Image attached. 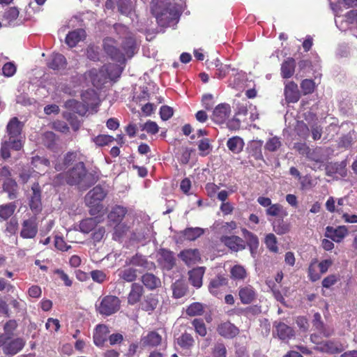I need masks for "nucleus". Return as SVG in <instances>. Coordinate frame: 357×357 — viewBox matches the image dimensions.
I'll return each mask as SVG.
<instances>
[{"label":"nucleus","mask_w":357,"mask_h":357,"mask_svg":"<svg viewBox=\"0 0 357 357\" xmlns=\"http://www.w3.org/2000/svg\"><path fill=\"white\" fill-rule=\"evenodd\" d=\"M80 155L78 152H68L61 162L55 164V169L57 171L65 170L75 162L74 166L65 173L66 182L70 185H78L82 188H87L95 182V178L91 174H86Z\"/></svg>","instance_id":"f257e3e1"},{"label":"nucleus","mask_w":357,"mask_h":357,"mask_svg":"<svg viewBox=\"0 0 357 357\" xmlns=\"http://www.w3.org/2000/svg\"><path fill=\"white\" fill-rule=\"evenodd\" d=\"M23 124L17 117L12 118L6 127L7 135L4 136L1 147V156L7 159L10 156V150L19 151L22 147Z\"/></svg>","instance_id":"f03ea898"},{"label":"nucleus","mask_w":357,"mask_h":357,"mask_svg":"<svg viewBox=\"0 0 357 357\" xmlns=\"http://www.w3.org/2000/svg\"><path fill=\"white\" fill-rule=\"evenodd\" d=\"M151 9L161 26H168L176 22L178 11L167 0H152Z\"/></svg>","instance_id":"7ed1b4c3"},{"label":"nucleus","mask_w":357,"mask_h":357,"mask_svg":"<svg viewBox=\"0 0 357 357\" xmlns=\"http://www.w3.org/2000/svg\"><path fill=\"white\" fill-rule=\"evenodd\" d=\"M121 301L117 296L107 295L100 298L96 304V311L103 316H110L119 311Z\"/></svg>","instance_id":"20e7f679"},{"label":"nucleus","mask_w":357,"mask_h":357,"mask_svg":"<svg viewBox=\"0 0 357 357\" xmlns=\"http://www.w3.org/2000/svg\"><path fill=\"white\" fill-rule=\"evenodd\" d=\"M106 192L100 186H96L85 197V202L90 209V214L96 215L103 209L100 202L105 197Z\"/></svg>","instance_id":"39448f33"},{"label":"nucleus","mask_w":357,"mask_h":357,"mask_svg":"<svg viewBox=\"0 0 357 357\" xmlns=\"http://www.w3.org/2000/svg\"><path fill=\"white\" fill-rule=\"evenodd\" d=\"M24 342L21 338L11 340L10 337L6 335H0V347H3L6 355L13 356L22 349Z\"/></svg>","instance_id":"423d86ee"},{"label":"nucleus","mask_w":357,"mask_h":357,"mask_svg":"<svg viewBox=\"0 0 357 357\" xmlns=\"http://www.w3.org/2000/svg\"><path fill=\"white\" fill-rule=\"evenodd\" d=\"M126 213L127 210L126 208L121 206H116L112 208L108 215V219L109 222H112L113 223L116 224L114 227L115 239H116V238H120L122 235V233L123 232V231L122 232L119 231V228L121 227L119 224L123 219Z\"/></svg>","instance_id":"0eeeda50"},{"label":"nucleus","mask_w":357,"mask_h":357,"mask_svg":"<svg viewBox=\"0 0 357 357\" xmlns=\"http://www.w3.org/2000/svg\"><path fill=\"white\" fill-rule=\"evenodd\" d=\"M103 48L112 59L120 63L125 61V54L116 48V43L114 40L109 38H105L103 41Z\"/></svg>","instance_id":"6e6552de"},{"label":"nucleus","mask_w":357,"mask_h":357,"mask_svg":"<svg viewBox=\"0 0 357 357\" xmlns=\"http://www.w3.org/2000/svg\"><path fill=\"white\" fill-rule=\"evenodd\" d=\"M38 233V224L36 222V215L24 220L22 224L20 236L23 238H33Z\"/></svg>","instance_id":"1a4fd4ad"},{"label":"nucleus","mask_w":357,"mask_h":357,"mask_svg":"<svg viewBox=\"0 0 357 357\" xmlns=\"http://www.w3.org/2000/svg\"><path fill=\"white\" fill-rule=\"evenodd\" d=\"M85 77L97 88L101 87L107 80V75L102 67L99 69L92 68L85 73Z\"/></svg>","instance_id":"9d476101"},{"label":"nucleus","mask_w":357,"mask_h":357,"mask_svg":"<svg viewBox=\"0 0 357 357\" xmlns=\"http://www.w3.org/2000/svg\"><path fill=\"white\" fill-rule=\"evenodd\" d=\"M31 191L32 194L29 200V206L34 215H37L42 210L41 191L38 183L33 184Z\"/></svg>","instance_id":"9b49d317"},{"label":"nucleus","mask_w":357,"mask_h":357,"mask_svg":"<svg viewBox=\"0 0 357 357\" xmlns=\"http://www.w3.org/2000/svg\"><path fill=\"white\" fill-rule=\"evenodd\" d=\"M158 261L163 269L169 271L176 264L174 253L166 249H160L158 252Z\"/></svg>","instance_id":"f8f14e48"},{"label":"nucleus","mask_w":357,"mask_h":357,"mask_svg":"<svg viewBox=\"0 0 357 357\" xmlns=\"http://www.w3.org/2000/svg\"><path fill=\"white\" fill-rule=\"evenodd\" d=\"M349 234L346 226L333 227L328 226L326 228L325 236L336 243H340Z\"/></svg>","instance_id":"ddd939ff"},{"label":"nucleus","mask_w":357,"mask_h":357,"mask_svg":"<svg viewBox=\"0 0 357 357\" xmlns=\"http://www.w3.org/2000/svg\"><path fill=\"white\" fill-rule=\"evenodd\" d=\"M220 241L230 250L238 252L245 248V241L238 236H222Z\"/></svg>","instance_id":"4468645a"},{"label":"nucleus","mask_w":357,"mask_h":357,"mask_svg":"<svg viewBox=\"0 0 357 357\" xmlns=\"http://www.w3.org/2000/svg\"><path fill=\"white\" fill-rule=\"evenodd\" d=\"M241 232L246 244L249 247L252 257L255 258L259 245L257 236L245 228H241Z\"/></svg>","instance_id":"2eb2a0df"},{"label":"nucleus","mask_w":357,"mask_h":357,"mask_svg":"<svg viewBox=\"0 0 357 357\" xmlns=\"http://www.w3.org/2000/svg\"><path fill=\"white\" fill-rule=\"evenodd\" d=\"M227 279L222 275H217L212 278L208 284V289L209 292L215 296L222 294L223 289L227 284Z\"/></svg>","instance_id":"dca6fc26"},{"label":"nucleus","mask_w":357,"mask_h":357,"mask_svg":"<svg viewBox=\"0 0 357 357\" xmlns=\"http://www.w3.org/2000/svg\"><path fill=\"white\" fill-rule=\"evenodd\" d=\"M335 24L340 30H346L349 24L357 22V10H351L345 16L335 15Z\"/></svg>","instance_id":"f3484780"},{"label":"nucleus","mask_w":357,"mask_h":357,"mask_svg":"<svg viewBox=\"0 0 357 357\" xmlns=\"http://www.w3.org/2000/svg\"><path fill=\"white\" fill-rule=\"evenodd\" d=\"M162 341V336L156 331H150L141 339L142 346L149 348L157 347L161 344Z\"/></svg>","instance_id":"a211bd4d"},{"label":"nucleus","mask_w":357,"mask_h":357,"mask_svg":"<svg viewBox=\"0 0 357 357\" xmlns=\"http://www.w3.org/2000/svg\"><path fill=\"white\" fill-rule=\"evenodd\" d=\"M230 112L231 109L228 104H220L213 110V119L218 123H222L227 119Z\"/></svg>","instance_id":"6ab92c4d"},{"label":"nucleus","mask_w":357,"mask_h":357,"mask_svg":"<svg viewBox=\"0 0 357 357\" xmlns=\"http://www.w3.org/2000/svg\"><path fill=\"white\" fill-rule=\"evenodd\" d=\"M284 93L285 99L288 102H296L300 98L298 86L294 82H289L285 84Z\"/></svg>","instance_id":"aec40b11"},{"label":"nucleus","mask_w":357,"mask_h":357,"mask_svg":"<svg viewBox=\"0 0 357 357\" xmlns=\"http://www.w3.org/2000/svg\"><path fill=\"white\" fill-rule=\"evenodd\" d=\"M218 333L226 338H233L239 333L238 328L230 322H224L218 325Z\"/></svg>","instance_id":"412c9836"},{"label":"nucleus","mask_w":357,"mask_h":357,"mask_svg":"<svg viewBox=\"0 0 357 357\" xmlns=\"http://www.w3.org/2000/svg\"><path fill=\"white\" fill-rule=\"evenodd\" d=\"M238 296L243 304H250L256 298V292L250 285L241 287L238 290Z\"/></svg>","instance_id":"4be33fe9"},{"label":"nucleus","mask_w":357,"mask_h":357,"mask_svg":"<svg viewBox=\"0 0 357 357\" xmlns=\"http://www.w3.org/2000/svg\"><path fill=\"white\" fill-rule=\"evenodd\" d=\"M126 265L140 266L147 270H151L155 267L153 262L148 261L145 257L139 255H135L130 258H127L126 260Z\"/></svg>","instance_id":"5701e85b"},{"label":"nucleus","mask_w":357,"mask_h":357,"mask_svg":"<svg viewBox=\"0 0 357 357\" xmlns=\"http://www.w3.org/2000/svg\"><path fill=\"white\" fill-rule=\"evenodd\" d=\"M179 257L188 266L193 265L201 259L197 249L185 250L180 252Z\"/></svg>","instance_id":"b1692460"},{"label":"nucleus","mask_w":357,"mask_h":357,"mask_svg":"<svg viewBox=\"0 0 357 357\" xmlns=\"http://www.w3.org/2000/svg\"><path fill=\"white\" fill-rule=\"evenodd\" d=\"M109 331L107 326L98 325L93 334V342L98 347H102L107 340Z\"/></svg>","instance_id":"393cba45"},{"label":"nucleus","mask_w":357,"mask_h":357,"mask_svg":"<svg viewBox=\"0 0 357 357\" xmlns=\"http://www.w3.org/2000/svg\"><path fill=\"white\" fill-rule=\"evenodd\" d=\"M204 272V267H197L189 271V281L192 285L196 288L202 287Z\"/></svg>","instance_id":"a878e982"},{"label":"nucleus","mask_w":357,"mask_h":357,"mask_svg":"<svg viewBox=\"0 0 357 357\" xmlns=\"http://www.w3.org/2000/svg\"><path fill=\"white\" fill-rule=\"evenodd\" d=\"M317 349L322 352L335 354L340 353L343 350V347L337 342L325 341L317 345Z\"/></svg>","instance_id":"bb28decb"},{"label":"nucleus","mask_w":357,"mask_h":357,"mask_svg":"<svg viewBox=\"0 0 357 357\" xmlns=\"http://www.w3.org/2000/svg\"><path fill=\"white\" fill-rule=\"evenodd\" d=\"M86 37V32L82 29H78L70 32L66 38V43L70 47H75L79 41L83 40Z\"/></svg>","instance_id":"cd10ccee"},{"label":"nucleus","mask_w":357,"mask_h":357,"mask_svg":"<svg viewBox=\"0 0 357 357\" xmlns=\"http://www.w3.org/2000/svg\"><path fill=\"white\" fill-rule=\"evenodd\" d=\"M144 293L143 287L138 283H133L131 285L130 291L128 296V303L130 305H135L138 303Z\"/></svg>","instance_id":"c85d7f7f"},{"label":"nucleus","mask_w":357,"mask_h":357,"mask_svg":"<svg viewBox=\"0 0 357 357\" xmlns=\"http://www.w3.org/2000/svg\"><path fill=\"white\" fill-rule=\"evenodd\" d=\"M47 66L53 70L63 69L66 66V59L61 54H53L48 60Z\"/></svg>","instance_id":"c756f323"},{"label":"nucleus","mask_w":357,"mask_h":357,"mask_svg":"<svg viewBox=\"0 0 357 357\" xmlns=\"http://www.w3.org/2000/svg\"><path fill=\"white\" fill-rule=\"evenodd\" d=\"M65 106L66 108L82 116L84 115L89 109V107L83 102H80L74 99L67 100L65 102Z\"/></svg>","instance_id":"7c9ffc66"},{"label":"nucleus","mask_w":357,"mask_h":357,"mask_svg":"<svg viewBox=\"0 0 357 357\" xmlns=\"http://www.w3.org/2000/svg\"><path fill=\"white\" fill-rule=\"evenodd\" d=\"M143 284L149 290H153L161 285L160 279L152 273H146L142 276Z\"/></svg>","instance_id":"2f4dec72"},{"label":"nucleus","mask_w":357,"mask_h":357,"mask_svg":"<svg viewBox=\"0 0 357 357\" xmlns=\"http://www.w3.org/2000/svg\"><path fill=\"white\" fill-rule=\"evenodd\" d=\"M275 328L278 336L281 340H288L294 335V330L284 323H278L275 325Z\"/></svg>","instance_id":"473e14b6"},{"label":"nucleus","mask_w":357,"mask_h":357,"mask_svg":"<svg viewBox=\"0 0 357 357\" xmlns=\"http://www.w3.org/2000/svg\"><path fill=\"white\" fill-rule=\"evenodd\" d=\"M296 62L292 58L286 59L281 66V75L283 78L291 77L295 70Z\"/></svg>","instance_id":"72a5a7b5"},{"label":"nucleus","mask_w":357,"mask_h":357,"mask_svg":"<svg viewBox=\"0 0 357 357\" xmlns=\"http://www.w3.org/2000/svg\"><path fill=\"white\" fill-rule=\"evenodd\" d=\"M118 275L124 281L131 282L137 278V271L131 267H126L118 270Z\"/></svg>","instance_id":"f704fd0d"},{"label":"nucleus","mask_w":357,"mask_h":357,"mask_svg":"<svg viewBox=\"0 0 357 357\" xmlns=\"http://www.w3.org/2000/svg\"><path fill=\"white\" fill-rule=\"evenodd\" d=\"M3 190L8 193L10 199H14L17 197L18 185L15 180L9 178L6 180L3 184Z\"/></svg>","instance_id":"c9c22d12"},{"label":"nucleus","mask_w":357,"mask_h":357,"mask_svg":"<svg viewBox=\"0 0 357 357\" xmlns=\"http://www.w3.org/2000/svg\"><path fill=\"white\" fill-rule=\"evenodd\" d=\"M106 75H107V79L114 80L119 78L122 73V68L117 64L109 63L108 65L102 66Z\"/></svg>","instance_id":"e433bc0d"},{"label":"nucleus","mask_w":357,"mask_h":357,"mask_svg":"<svg viewBox=\"0 0 357 357\" xmlns=\"http://www.w3.org/2000/svg\"><path fill=\"white\" fill-rule=\"evenodd\" d=\"M347 162L343 160L340 162L332 164L327 167L328 174H337L342 177L347 176Z\"/></svg>","instance_id":"4c0bfd02"},{"label":"nucleus","mask_w":357,"mask_h":357,"mask_svg":"<svg viewBox=\"0 0 357 357\" xmlns=\"http://www.w3.org/2000/svg\"><path fill=\"white\" fill-rule=\"evenodd\" d=\"M99 222L98 217L84 219L79 223V229L82 233L88 234L96 227Z\"/></svg>","instance_id":"58836bf2"},{"label":"nucleus","mask_w":357,"mask_h":357,"mask_svg":"<svg viewBox=\"0 0 357 357\" xmlns=\"http://www.w3.org/2000/svg\"><path fill=\"white\" fill-rule=\"evenodd\" d=\"M244 142L239 137H233L228 139L227 146L234 153L241 152L243 148Z\"/></svg>","instance_id":"ea45409f"},{"label":"nucleus","mask_w":357,"mask_h":357,"mask_svg":"<svg viewBox=\"0 0 357 357\" xmlns=\"http://www.w3.org/2000/svg\"><path fill=\"white\" fill-rule=\"evenodd\" d=\"M123 49L125 56L126 55L129 58L132 57L135 54V40L131 35L126 38L125 41L123 43Z\"/></svg>","instance_id":"a19ab883"},{"label":"nucleus","mask_w":357,"mask_h":357,"mask_svg":"<svg viewBox=\"0 0 357 357\" xmlns=\"http://www.w3.org/2000/svg\"><path fill=\"white\" fill-rule=\"evenodd\" d=\"M173 296L176 298H180L185 296L187 291V287L182 280H176L172 286Z\"/></svg>","instance_id":"79ce46f5"},{"label":"nucleus","mask_w":357,"mask_h":357,"mask_svg":"<svg viewBox=\"0 0 357 357\" xmlns=\"http://www.w3.org/2000/svg\"><path fill=\"white\" fill-rule=\"evenodd\" d=\"M185 239L195 241L204 234V229L200 227H188L183 231Z\"/></svg>","instance_id":"37998d69"},{"label":"nucleus","mask_w":357,"mask_h":357,"mask_svg":"<svg viewBox=\"0 0 357 357\" xmlns=\"http://www.w3.org/2000/svg\"><path fill=\"white\" fill-rule=\"evenodd\" d=\"M134 0H119L118 8L121 13L128 15H130L134 7Z\"/></svg>","instance_id":"c03bdc74"},{"label":"nucleus","mask_w":357,"mask_h":357,"mask_svg":"<svg viewBox=\"0 0 357 357\" xmlns=\"http://www.w3.org/2000/svg\"><path fill=\"white\" fill-rule=\"evenodd\" d=\"M231 277L234 280H244L247 277L245 268L241 265L234 266L230 271Z\"/></svg>","instance_id":"a18cd8bd"},{"label":"nucleus","mask_w":357,"mask_h":357,"mask_svg":"<svg viewBox=\"0 0 357 357\" xmlns=\"http://www.w3.org/2000/svg\"><path fill=\"white\" fill-rule=\"evenodd\" d=\"M267 215L284 217L287 215V212L279 204H271L266 210Z\"/></svg>","instance_id":"49530a36"},{"label":"nucleus","mask_w":357,"mask_h":357,"mask_svg":"<svg viewBox=\"0 0 357 357\" xmlns=\"http://www.w3.org/2000/svg\"><path fill=\"white\" fill-rule=\"evenodd\" d=\"M273 231L279 235L287 234L290 230V225L282 219L277 220L273 222Z\"/></svg>","instance_id":"de8ad7c7"},{"label":"nucleus","mask_w":357,"mask_h":357,"mask_svg":"<svg viewBox=\"0 0 357 357\" xmlns=\"http://www.w3.org/2000/svg\"><path fill=\"white\" fill-rule=\"evenodd\" d=\"M15 205L13 203H8L0 206V218L6 220L8 219L15 210Z\"/></svg>","instance_id":"09e8293b"},{"label":"nucleus","mask_w":357,"mask_h":357,"mask_svg":"<svg viewBox=\"0 0 357 357\" xmlns=\"http://www.w3.org/2000/svg\"><path fill=\"white\" fill-rule=\"evenodd\" d=\"M194 342L192 336L189 333H183L177 339L178 344L183 349H190Z\"/></svg>","instance_id":"8fccbe9b"},{"label":"nucleus","mask_w":357,"mask_h":357,"mask_svg":"<svg viewBox=\"0 0 357 357\" xmlns=\"http://www.w3.org/2000/svg\"><path fill=\"white\" fill-rule=\"evenodd\" d=\"M19 10L15 7L8 8L3 14V21L5 22L3 25L6 26L17 18Z\"/></svg>","instance_id":"3c124183"},{"label":"nucleus","mask_w":357,"mask_h":357,"mask_svg":"<svg viewBox=\"0 0 357 357\" xmlns=\"http://www.w3.org/2000/svg\"><path fill=\"white\" fill-rule=\"evenodd\" d=\"M78 85V79L73 77L72 84H68L66 82H61L58 85V89L65 93L73 95L75 92L74 88Z\"/></svg>","instance_id":"603ef678"},{"label":"nucleus","mask_w":357,"mask_h":357,"mask_svg":"<svg viewBox=\"0 0 357 357\" xmlns=\"http://www.w3.org/2000/svg\"><path fill=\"white\" fill-rule=\"evenodd\" d=\"M264 243L270 251L275 253L278 252L277 238L273 234H268L265 237Z\"/></svg>","instance_id":"864d4df0"},{"label":"nucleus","mask_w":357,"mask_h":357,"mask_svg":"<svg viewBox=\"0 0 357 357\" xmlns=\"http://www.w3.org/2000/svg\"><path fill=\"white\" fill-rule=\"evenodd\" d=\"M82 102L88 107L93 105V102L96 100L97 96L95 91L92 89H89L83 92L81 95Z\"/></svg>","instance_id":"5fc2aeb1"},{"label":"nucleus","mask_w":357,"mask_h":357,"mask_svg":"<svg viewBox=\"0 0 357 357\" xmlns=\"http://www.w3.org/2000/svg\"><path fill=\"white\" fill-rule=\"evenodd\" d=\"M204 312L203 305L200 303H193L186 310V313L189 316H199Z\"/></svg>","instance_id":"6e6d98bb"},{"label":"nucleus","mask_w":357,"mask_h":357,"mask_svg":"<svg viewBox=\"0 0 357 357\" xmlns=\"http://www.w3.org/2000/svg\"><path fill=\"white\" fill-rule=\"evenodd\" d=\"M215 66L216 68L215 75L218 79L224 78L229 73V66L222 64L219 60L215 61Z\"/></svg>","instance_id":"4d7b16f0"},{"label":"nucleus","mask_w":357,"mask_h":357,"mask_svg":"<svg viewBox=\"0 0 357 357\" xmlns=\"http://www.w3.org/2000/svg\"><path fill=\"white\" fill-rule=\"evenodd\" d=\"M317 259H313L308 267V278L312 282L317 281L321 278V275L316 271Z\"/></svg>","instance_id":"13d9d810"},{"label":"nucleus","mask_w":357,"mask_h":357,"mask_svg":"<svg viewBox=\"0 0 357 357\" xmlns=\"http://www.w3.org/2000/svg\"><path fill=\"white\" fill-rule=\"evenodd\" d=\"M114 137L107 135H100L93 138V142L98 146H103L108 145L114 141Z\"/></svg>","instance_id":"bf43d9fd"},{"label":"nucleus","mask_w":357,"mask_h":357,"mask_svg":"<svg viewBox=\"0 0 357 357\" xmlns=\"http://www.w3.org/2000/svg\"><path fill=\"white\" fill-rule=\"evenodd\" d=\"M192 324L197 333L202 337L206 335V328L202 319H195Z\"/></svg>","instance_id":"052dcab7"},{"label":"nucleus","mask_w":357,"mask_h":357,"mask_svg":"<svg viewBox=\"0 0 357 357\" xmlns=\"http://www.w3.org/2000/svg\"><path fill=\"white\" fill-rule=\"evenodd\" d=\"M198 149L201 152V155L205 156L210 153L212 147L209 143V140L206 138H204L199 142Z\"/></svg>","instance_id":"680f3d73"},{"label":"nucleus","mask_w":357,"mask_h":357,"mask_svg":"<svg viewBox=\"0 0 357 357\" xmlns=\"http://www.w3.org/2000/svg\"><path fill=\"white\" fill-rule=\"evenodd\" d=\"M340 280V275L337 274H331L322 280V286L328 289L335 284Z\"/></svg>","instance_id":"e2e57ef3"},{"label":"nucleus","mask_w":357,"mask_h":357,"mask_svg":"<svg viewBox=\"0 0 357 357\" xmlns=\"http://www.w3.org/2000/svg\"><path fill=\"white\" fill-rule=\"evenodd\" d=\"M281 146V142L277 137H273L269 139L265 145V149L269 151H275Z\"/></svg>","instance_id":"0e129e2a"},{"label":"nucleus","mask_w":357,"mask_h":357,"mask_svg":"<svg viewBox=\"0 0 357 357\" xmlns=\"http://www.w3.org/2000/svg\"><path fill=\"white\" fill-rule=\"evenodd\" d=\"M301 87L304 94H310L314 91L315 84L313 80L306 79L301 82Z\"/></svg>","instance_id":"69168bd1"},{"label":"nucleus","mask_w":357,"mask_h":357,"mask_svg":"<svg viewBox=\"0 0 357 357\" xmlns=\"http://www.w3.org/2000/svg\"><path fill=\"white\" fill-rule=\"evenodd\" d=\"M91 276L92 280L98 283H102L107 280V275L100 270H95L91 272Z\"/></svg>","instance_id":"338daca9"},{"label":"nucleus","mask_w":357,"mask_h":357,"mask_svg":"<svg viewBox=\"0 0 357 357\" xmlns=\"http://www.w3.org/2000/svg\"><path fill=\"white\" fill-rule=\"evenodd\" d=\"M227 349L222 343H218L215 345L213 349L214 357H226Z\"/></svg>","instance_id":"774afa93"}]
</instances>
